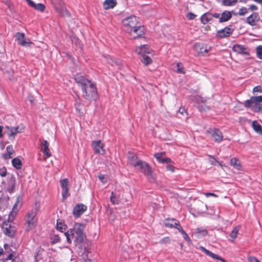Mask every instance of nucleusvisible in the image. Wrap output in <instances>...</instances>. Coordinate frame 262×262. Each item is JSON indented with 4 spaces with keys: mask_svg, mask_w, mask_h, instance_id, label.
<instances>
[{
    "mask_svg": "<svg viewBox=\"0 0 262 262\" xmlns=\"http://www.w3.org/2000/svg\"><path fill=\"white\" fill-rule=\"evenodd\" d=\"M124 30L128 33L133 39L141 37L144 34V28L141 26L135 15L126 17L122 20Z\"/></svg>",
    "mask_w": 262,
    "mask_h": 262,
    "instance_id": "f257e3e1",
    "label": "nucleus"
},
{
    "mask_svg": "<svg viewBox=\"0 0 262 262\" xmlns=\"http://www.w3.org/2000/svg\"><path fill=\"white\" fill-rule=\"evenodd\" d=\"M84 224L79 223H75L72 228L64 233L67 242L71 244L72 239H73L75 245L78 246L80 248L85 238V235L84 233Z\"/></svg>",
    "mask_w": 262,
    "mask_h": 262,
    "instance_id": "f03ea898",
    "label": "nucleus"
},
{
    "mask_svg": "<svg viewBox=\"0 0 262 262\" xmlns=\"http://www.w3.org/2000/svg\"><path fill=\"white\" fill-rule=\"evenodd\" d=\"M18 209L17 208V202L14 204L12 211L9 214L8 222H5L2 225L4 233L9 237H13L15 234L16 228L15 226H11L9 223L12 222L16 215Z\"/></svg>",
    "mask_w": 262,
    "mask_h": 262,
    "instance_id": "7ed1b4c3",
    "label": "nucleus"
},
{
    "mask_svg": "<svg viewBox=\"0 0 262 262\" xmlns=\"http://www.w3.org/2000/svg\"><path fill=\"white\" fill-rule=\"evenodd\" d=\"M82 97L88 100H96L98 94L94 84L91 82L81 89Z\"/></svg>",
    "mask_w": 262,
    "mask_h": 262,
    "instance_id": "20e7f679",
    "label": "nucleus"
},
{
    "mask_svg": "<svg viewBox=\"0 0 262 262\" xmlns=\"http://www.w3.org/2000/svg\"><path fill=\"white\" fill-rule=\"evenodd\" d=\"M37 210L35 208L32 209L27 213L25 219L26 231H30L36 227L37 223Z\"/></svg>",
    "mask_w": 262,
    "mask_h": 262,
    "instance_id": "39448f33",
    "label": "nucleus"
},
{
    "mask_svg": "<svg viewBox=\"0 0 262 262\" xmlns=\"http://www.w3.org/2000/svg\"><path fill=\"white\" fill-rule=\"evenodd\" d=\"M136 169L142 172L145 176L150 180H155V178L153 176L152 169L147 162L141 161Z\"/></svg>",
    "mask_w": 262,
    "mask_h": 262,
    "instance_id": "423d86ee",
    "label": "nucleus"
},
{
    "mask_svg": "<svg viewBox=\"0 0 262 262\" xmlns=\"http://www.w3.org/2000/svg\"><path fill=\"white\" fill-rule=\"evenodd\" d=\"M55 11L62 17L69 16L70 13L66 8L62 0H51Z\"/></svg>",
    "mask_w": 262,
    "mask_h": 262,
    "instance_id": "0eeeda50",
    "label": "nucleus"
},
{
    "mask_svg": "<svg viewBox=\"0 0 262 262\" xmlns=\"http://www.w3.org/2000/svg\"><path fill=\"white\" fill-rule=\"evenodd\" d=\"M210 49V46L202 43H197L194 46V50L199 54L203 56L207 55Z\"/></svg>",
    "mask_w": 262,
    "mask_h": 262,
    "instance_id": "6e6552de",
    "label": "nucleus"
},
{
    "mask_svg": "<svg viewBox=\"0 0 262 262\" xmlns=\"http://www.w3.org/2000/svg\"><path fill=\"white\" fill-rule=\"evenodd\" d=\"M207 133L211 136L216 142L220 143L223 140L222 133L217 128H212L207 130Z\"/></svg>",
    "mask_w": 262,
    "mask_h": 262,
    "instance_id": "1a4fd4ad",
    "label": "nucleus"
},
{
    "mask_svg": "<svg viewBox=\"0 0 262 262\" xmlns=\"http://www.w3.org/2000/svg\"><path fill=\"white\" fill-rule=\"evenodd\" d=\"M74 79L78 85L81 87V89L92 82L90 80L81 74H77L75 75Z\"/></svg>",
    "mask_w": 262,
    "mask_h": 262,
    "instance_id": "9d476101",
    "label": "nucleus"
},
{
    "mask_svg": "<svg viewBox=\"0 0 262 262\" xmlns=\"http://www.w3.org/2000/svg\"><path fill=\"white\" fill-rule=\"evenodd\" d=\"M142 160H140L137 156L133 153L129 152L127 154V164L134 168H136Z\"/></svg>",
    "mask_w": 262,
    "mask_h": 262,
    "instance_id": "9b49d317",
    "label": "nucleus"
},
{
    "mask_svg": "<svg viewBox=\"0 0 262 262\" xmlns=\"http://www.w3.org/2000/svg\"><path fill=\"white\" fill-rule=\"evenodd\" d=\"M15 37L18 43L22 46L29 47L30 45L33 44L29 39L25 38V34L23 33H17Z\"/></svg>",
    "mask_w": 262,
    "mask_h": 262,
    "instance_id": "f8f14e48",
    "label": "nucleus"
},
{
    "mask_svg": "<svg viewBox=\"0 0 262 262\" xmlns=\"http://www.w3.org/2000/svg\"><path fill=\"white\" fill-rule=\"evenodd\" d=\"M86 209V206L82 204H78L74 207L73 210V214L75 216L78 217L80 216Z\"/></svg>",
    "mask_w": 262,
    "mask_h": 262,
    "instance_id": "ddd939ff",
    "label": "nucleus"
},
{
    "mask_svg": "<svg viewBox=\"0 0 262 262\" xmlns=\"http://www.w3.org/2000/svg\"><path fill=\"white\" fill-rule=\"evenodd\" d=\"M61 187L62 188V195L63 199H66L69 195V181L68 179H62L60 181Z\"/></svg>",
    "mask_w": 262,
    "mask_h": 262,
    "instance_id": "4468645a",
    "label": "nucleus"
},
{
    "mask_svg": "<svg viewBox=\"0 0 262 262\" xmlns=\"http://www.w3.org/2000/svg\"><path fill=\"white\" fill-rule=\"evenodd\" d=\"M92 145L95 153H98L101 155L105 154V151L103 148V144L100 140L93 141Z\"/></svg>",
    "mask_w": 262,
    "mask_h": 262,
    "instance_id": "2eb2a0df",
    "label": "nucleus"
},
{
    "mask_svg": "<svg viewBox=\"0 0 262 262\" xmlns=\"http://www.w3.org/2000/svg\"><path fill=\"white\" fill-rule=\"evenodd\" d=\"M7 190L9 193L14 191L15 186L16 180L15 177L12 174H9L7 178Z\"/></svg>",
    "mask_w": 262,
    "mask_h": 262,
    "instance_id": "dca6fc26",
    "label": "nucleus"
},
{
    "mask_svg": "<svg viewBox=\"0 0 262 262\" xmlns=\"http://www.w3.org/2000/svg\"><path fill=\"white\" fill-rule=\"evenodd\" d=\"M260 102H262V96H252L250 99L245 101L244 106L247 108H249L254 103L259 104Z\"/></svg>",
    "mask_w": 262,
    "mask_h": 262,
    "instance_id": "f3484780",
    "label": "nucleus"
},
{
    "mask_svg": "<svg viewBox=\"0 0 262 262\" xmlns=\"http://www.w3.org/2000/svg\"><path fill=\"white\" fill-rule=\"evenodd\" d=\"M260 19V17L258 13L253 12L250 16L246 18V23L251 26H254L256 25V23Z\"/></svg>",
    "mask_w": 262,
    "mask_h": 262,
    "instance_id": "a211bd4d",
    "label": "nucleus"
},
{
    "mask_svg": "<svg viewBox=\"0 0 262 262\" xmlns=\"http://www.w3.org/2000/svg\"><path fill=\"white\" fill-rule=\"evenodd\" d=\"M233 30L229 27H226L225 28L220 30L217 32V36L219 38H224L228 37L232 33Z\"/></svg>",
    "mask_w": 262,
    "mask_h": 262,
    "instance_id": "6ab92c4d",
    "label": "nucleus"
},
{
    "mask_svg": "<svg viewBox=\"0 0 262 262\" xmlns=\"http://www.w3.org/2000/svg\"><path fill=\"white\" fill-rule=\"evenodd\" d=\"M136 53L139 55H141L142 56L146 55V54L150 53L151 50L149 48L147 45H141L137 47L135 50Z\"/></svg>",
    "mask_w": 262,
    "mask_h": 262,
    "instance_id": "aec40b11",
    "label": "nucleus"
},
{
    "mask_svg": "<svg viewBox=\"0 0 262 262\" xmlns=\"http://www.w3.org/2000/svg\"><path fill=\"white\" fill-rule=\"evenodd\" d=\"M6 128L10 129V133H8L9 136H14L17 134L23 132L24 129L23 125L11 127L7 126Z\"/></svg>",
    "mask_w": 262,
    "mask_h": 262,
    "instance_id": "412c9836",
    "label": "nucleus"
},
{
    "mask_svg": "<svg viewBox=\"0 0 262 262\" xmlns=\"http://www.w3.org/2000/svg\"><path fill=\"white\" fill-rule=\"evenodd\" d=\"M200 249L202 251L204 252L206 255H207L208 256H210V257H212V258H213L214 259L220 260L222 261L223 262H226L224 258H223L222 257L219 256L218 255L215 254L211 252V251H210L206 249L205 248H204L203 246H201L200 247Z\"/></svg>",
    "mask_w": 262,
    "mask_h": 262,
    "instance_id": "4be33fe9",
    "label": "nucleus"
},
{
    "mask_svg": "<svg viewBox=\"0 0 262 262\" xmlns=\"http://www.w3.org/2000/svg\"><path fill=\"white\" fill-rule=\"evenodd\" d=\"M28 4L31 7L34 8L35 10H38L40 12H43L45 10V6L40 3L35 4L32 0H26Z\"/></svg>",
    "mask_w": 262,
    "mask_h": 262,
    "instance_id": "5701e85b",
    "label": "nucleus"
},
{
    "mask_svg": "<svg viewBox=\"0 0 262 262\" xmlns=\"http://www.w3.org/2000/svg\"><path fill=\"white\" fill-rule=\"evenodd\" d=\"M232 50L234 52L239 54L244 55H248L249 54L247 49L243 45L236 44L233 47Z\"/></svg>",
    "mask_w": 262,
    "mask_h": 262,
    "instance_id": "b1692460",
    "label": "nucleus"
},
{
    "mask_svg": "<svg viewBox=\"0 0 262 262\" xmlns=\"http://www.w3.org/2000/svg\"><path fill=\"white\" fill-rule=\"evenodd\" d=\"M233 11H224L221 14V17L219 19L220 23H223L228 21L232 17Z\"/></svg>",
    "mask_w": 262,
    "mask_h": 262,
    "instance_id": "393cba45",
    "label": "nucleus"
},
{
    "mask_svg": "<svg viewBox=\"0 0 262 262\" xmlns=\"http://www.w3.org/2000/svg\"><path fill=\"white\" fill-rule=\"evenodd\" d=\"M41 151L43 155L47 157H50L51 156L49 148V144L46 140H42L41 143Z\"/></svg>",
    "mask_w": 262,
    "mask_h": 262,
    "instance_id": "a878e982",
    "label": "nucleus"
},
{
    "mask_svg": "<svg viewBox=\"0 0 262 262\" xmlns=\"http://www.w3.org/2000/svg\"><path fill=\"white\" fill-rule=\"evenodd\" d=\"M4 255H6L5 257V258L6 259V262H11V260L9 259H7V258H8L9 255L11 254L12 255V259L14 260V262L15 261V260L14 259V255H13V253L12 252V250L10 247V246L8 244H5L4 245Z\"/></svg>",
    "mask_w": 262,
    "mask_h": 262,
    "instance_id": "bb28decb",
    "label": "nucleus"
},
{
    "mask_svg": "<svg viewBox=\"0 0 262 262\" xmlns=\"http://www.w3.org/2000/svg\"><path fill=\"white\" fill-rule=\"evenodd\" d=\"M104 61L106 63L110 64L112 66H119V61L115 59H113L110 55L105 54L103 55Z\"/></svg>",
    "mask_w": 262,
    "mask_h": 262,
    "instance_id": "cd10ccee",
    "label": "nucleus"
},
{
    "mask_svg": "<svg viewBox=\"0 0 262 262\" xmlns=\"http://www.w3.org/2000/svg\"><path fill=\"white\" fill-rule=\"evenodd\" d=\"M193 234L198 237L204 236L207 235L208 231L203 227H199L196 228L193 232Z\"/></svg>",
    "mask_w": 262,
    "mask_h": 262,
    "instance_id": "c85d7f7f",
    "label": "nucleus"
},
{
    "mask_svg": "<svg viewBox=\"0 0 262 262\" xmlns=\"http://www.w3.org/2000/svg\"><path fill=\"white\" fill-rule=\"evenodd\" d=\"M117 5V2L116 0H105L103 4L104 9L108 10L112 9L115 7Z\"/></svg>",
    "mask_w": 262,
    "mask_h": 262,
    "instance_id": "c756f323",
    "label": "nucleus"
},
{
    "mask_svg": "<svg viewBox=\"0 0 262 262\" xmlns=\"http://www.w3.org/2000/svg\"><path fill=\"white\" fill-rule=\"evenodd\" d=\"M165 226L170 228H174V226L178 225V221L174 219H166L164 222Z\"/></svg>",
    "mask_w": 262,
    "mask_h": 262,
    "instance_id": "7c9ffc66",
    "label": "nucleus"
},
{
    "mask_svg": "<svg viewBox=\"0 0 262 262\" xmlns=\"http://www.w3.org/2000/svg\"><path fill=\"white\" fill-rule=\"evenodd\" d=\"M239 229V226H236L233 229L232 231L231 232L229 235V236L230 237V238L229 239L230 241L233 242L234 241V239L237 237V234Z\"/></svg>",
    "mask_w": 262,
    "mask_h": 262,
    "instance_id": "2f4dec72",
    "label": "nucleus"
},
{
    "mask_svg": "<svg viewBox=\"0 0 262 262\" xmlns=\"http://www.w3.org/2000/svg\"><path fill=\"white\" fill-rule=\"evenodd\" d=\"M237 2V0H221L219 3H220L222 5L224 6H234Z\"/></svg>",
    "mask_w": 262,
    "mask_h": 262,
    "instance_id": "473e14b6",
    "label": "nucleus"
},
{
    "mask_svg": "<svg viewBox=\"0 0 262 262\" xmlns=\"http://www.w3.org/2000/svg\"><path fill=\"white\" fill-rule=\"evenodd\" d=\"M252 127L256 133L262 135V127L256 121H253Z\"/></svg>",
    "mask_w": 262,
    "mask_h": 262,
    "instance_id": "72a5a7b5",
    "label": "nucleus"
},
{
    "mask_svg": "<svg viewBox=\"0 0 262 262\" xmlns=\"http://www.w3.org/2000/svg\"><path fill=\"white\" fill-rule=\"evenodd\" d=\"M7 154L4 156L5 159H8L12 157V155L14 152L13 147L12 145H9L6 148Z\"/></svg>",
    "mask_w": 262,
    "mask_h": 262,
    "instance_id": "f704fd0d",
    "label": "nucleus"
},
{
    "mask_svg": "<svg viewBox=\"0 0 262 262\" xmlns=\"http://www.w3.org/2000/svg\"><path fill=\"white\" fill-rule=\"evenodd\" d=\"M230 165L237 170L240 169L241 165L238 160L236 158H232L230 160Z\"/></svg>",
    "mask_w": 262,
    "mask_h": 262,
    "instance_id": "c9c22d12",
    "label": "nucleus"
},
{
    "mask_svg": "<svg viewBox=\"0 0 262 262\" xmlns=\"http://www.w3.org/2000/svg\"><path fill=\"white\" fill-rule=\"evenodd\" d=\"M12 165L15 167L16 168V169H20L21 168V161L17 158H14L12 160Z\"/></svg>",
    "mask_w": 262,
    "mask_h": 262,
    "instance_id": "e433bc0d",
    "label": "nucleus"
},
{
    "mask_svg": "<svg viewBox=\"0 0 262 262\" xmlns=\"http://www.w3.org/2000/svg\"><path fill=\"white\" fill-rule=\"evenodd\" d=\"M141 61L145 66H147L151 63L152 60L148 56L143 55L141 58Z\"/></svg>",
    "mask_w": 262,
    "mask_h": 262,
    "instance_id": "4c0bfd02",
    "label": "nucleus"
},
{
    "mask_svg": "<svg viewBox=\"0 0 262 262\" xmlns=\"http://www.w3.org/2000/svg\"><path fill=\"white\" fill-rule=\"evenodd\" d=\"M50 241L52 244L58 243L60 242V237L57 234H53L50 236Z\"/></svg>",
    "mask_w": 262,
    "mask_h": 262,
    "instance_id": "58836bf2",
    "label": "nucleus"
},
{
    "mask_svg": "<svg viewBox=\"0 0 262 262\" xmlns=\"http://www.w3.org/2000/svg\"><path fill=\"white\" fill-rule=\"evenodd\" d=\"M210 19L211 16L206 14H203L201 17V21L204 24L207 23Z\"/></svg>",
    "mask_w": 262,
    "mask_h": 262,
    "instance_id": "ea45409f",
    "label": "nucleus"
},
{
    "mask_svg": "<svg viewBox=\"0 0 262 262\" xmlns=\"http://www.w3.org/2000/svg\"><path fill=\"white\" fill-rule=\"evenodd\" d=\"M164 155H165V152H158V153H156L154 155V157L158 160L159 162L162 163L163 159V156Z\"/></svg>",
    "mask_w": 262,
    "mask_h": 262,
    "instance_id": "a19ab883",
    "label": "nucleus"
},
{
    "mask_svg": "<svg viewBox=\"0 0 262 262\" xmlns=\"http://www.w3.org/2000/svg\"><path fill=\"white\" fill-rule=\"evenodd\" d=\"M110 200L112 203L113 204H118V199L115 195L114 192H112Z\"/></svg>",
    "mask_w": 262,
    "mask_h": 262,
    "instance_id": "79ce46f5",
    "label": "nucleus"
},
{
    "mask_svg": "<svg viewBox=\"0 0 262 262\" xmlns=\"http://www.w3.org/2000/svg\"><path fill=\"white\" fill-rule=\"evenodd\" d=\"M256 55L259 59H262V46L256 48Z\"/></svg>",
    "mask_w": 262,
    "mask_h": 262,
    "instance_id": "37998d69",
    "label": "nucleus"
},
{
    "mask_svg": "<svg viewBox=\"0 0 262 262\" xmlns=\"http://www.w3.org/2000/svg\"><path fill=\"white\" fill-rule=\"evenodd\" d=\"M209 157L210 158L209 161L212 165H215V163H217L221 166H222L221 162L217 161L213 156L209 155Z\"/></svg>",
    "mask_w": 262,
    "mask_h": 262,
    "instance_id": "c03bdc74",
    "label": "nucleus"
},
{
    "mask_svg": "<svg viewBox=\"0 0 262 262\" xmlns=\"http://www.w3.org/2000/svg\"><path fill=\"white\" fill-rule=\"evenodd\" d=\"M252 107L253 111L255 112H258L260 111V104L258 103H254L251 106Z\"/></svg>",
    "mask_w": 262,
    "mask_h": 262,
    "instance_id": "a18cd8bd",
    "label": "nucleus"
},
{
    "mask_svg": "<svg viewBox=\"0 0 262 262\" xmlns=\"http://www.w3.org/2000/svg\"><path fill=\"white\" fill-rule=\"evenodd\" d=\"M248 12V9L246 7H242L239 9L238 14L240 16H243Z\"/></svg>",
    "mask_w": 262,
    "mask_h": 262,
    "instance_id": "49530a36",
    "label": "nucleus"
},
{
    "mask_svg": "<svg viewBox=\"0 0 262 262\" xmlns=\"http://www.w3.org/2000/svg\"><path fill=\"white\" fill-rule=\"evenodd\" d=\"M66 227H67V226L66 225H62L61 223H58L57 222V229L58 230H59L61 232H63V231L62 230L63 229H64V231L66 230V229H65Z\"/></svg>",
    "mask_w": 262,
    "mask_h": 262,
    "instance_id": "de8ad7c7",
    "label": "nucleus"
},
{
    "mask_svg": "<svg viewBox=\"0 0 262 262\" xmlns=\"http://www.w3.org/2000/svg\"><path fill=\"white\" fill-rule=\"evenodd\" d=\"M7 171L5 167L0 168V176L5 177L7 175Z\"/></svg>",
    "mask_w": 262,
    "mask_h": 262,
    "instance_id": "09e8293b",
    "label": "nucleus"
},
{
    "mask_svg": "<svg viewBox=\"0 0 262 262\" xmlns=\"http://www.w3.org/2000/svg\"><path fill=\"white\" fill-rule=\"evenodd\" d=\"M177 71L179 73H184V72L183 70V67L182 63H177Z\"/></svg>",
    "mask_w": 262,
    "mask_h": 262,
    "instance_id": "8fccbe9b",
    "label": "nucleus"
},
{
    "mask_svg": "<svg viewBox=\"0 0 262 262\" xmlns=\"http://www.w3.org/2000/svg\"><path fill=\"white\" fill-rule=\"evenodd\" d=\"M78 99L76 100V103L75 104V108L77 110L80 111V99L79 97L77 96Z\"/></svg>",
    "mask_w": 262,
    "mask_h": 262,
    "instance_id": "3c124183",
    "label": "nucleus"
},
{
    "mask_svg": "<svg viewBox=\"0 0 262 262\" xmlns=\"http://www.w3.org/2000/svg\"><path fill=\"white\" fill-rule=\"evenodd\" d=\"M253 93L255 92H262L261 86L260 85L254 87L253 89Z\"/></svg>",
    "mask_w": 262,
    "mask_h": 262,
    "instance_id": "603ef678",
    "label": "nucleus"
},
{
    "mask_svg": "<svg viewBox=\"0 0 262 262\" xmlns=\"http://www.w3.org/2000/svg\"><path fill=\"white\" fill-rule=\"evenodd\" d=\"M169 242H170V238L168 237H165L162 238L160 242V243L161 244L168 243Z\"/></svg>",
    "mask_w": 262,
    "mask_h": 262,
    "instance_id": "864d4df0",
    "label": "nucleus"
},
{
    "mask_svg": "<svg viewBox=\"0 0 262 262\" xmlns=\"http://www.w3.org/2000/svg\"><path fill=\"white\" fill-rule=\"evenodd\" d=\"M98 178L99 179V180L103 183H106V179L105 178V176L103 174H100L99 176H98Z\"/></svg>",
    "mask_w": 262,
    "mask_h": 262,
    "instance_id": "5fc2aeb1",
    "label": "nucleus"
},
{
    "mask_svg": "<svg viewBox=\"0 0 262 262\" xmlns=\"http://www.w3.org/2000/svg\"><path fill=\"white\" fill-rule=\"evenodd\" d=\"M195 100L197 103L202 102L204 103L205 101L202 97L200 96H196L195 97Z\"/></svg>",
    "mask_w": 262,
    "mask_h": 262,
    "instance_id": "6e6d98bb",
    "label": "nucleus"
},
{
    "mask_svg": "<svg viewBox=\"0 0 262 262\" xmlns=\"http://www.w3.org/2000/svg\"><path fill=\"white\" fill-rule=\"evenodd\" d=\"M182 234L183 235V238L185 240H186L187 241H190V238L189 237L188 235L185 231H183L182 233Z\"/></svg>",
    "mask_w": 262,
    "mask_h": 262,
    "instance_id": "4d7b16f0",
    "label": "nucleus"
},
{
    "mask_svg": "<svg viewBox=\"0 0 262 262\" xmlns=\"http://www.w3.org/2000/svg\"><path fill=\"white\" fill-rule=\"evenodd\" d=\"M175 228L177 229L181 233L183 231H184L182 227L181 226V225L179 223V222L178 221V225L174 226Z\"/></svg>",
    "mask_w": 262,
    "mask_h": 262,
    "instance_id": "13d9d810",
    "label": "nucleus"
},
{
    "mask_svg": "<svg viewBox=\"0 0 262 262\" xmlns=\"http://www.w3.org/2000/svg\"><path fill=\"white\" fill-rule=\"evenodd\" d=\"M248 261L249 262H259L258 259L252 256L249 257L248 258Z\"/></svg>",
    "mask_w": 262,
    "mask_h": 262,
    "instance_id": "bf43d9fd",
    "label": "nucleus"
},
{
    "mask_svg": "<svg viewBox=\"0 0 262 262\" xmlns=\"http://www.w3.org/2000/svg\"><path fill=\"white\" fill-rule=\"evenodd\" d=\"M187 17L190 20L193 19L195 17V15L191 12H189L187 15Z\"/></svg>",
    "mask_w": 262,
    "mask_h": 262,
    "instance_id": "052dcab7",
    "label": "nucleus"
},
{
    "mask_svg": "<svg viewBox=\"0 0 262 262\" xmlns=\"http://www.w3.org/2000/svg\"><path fill=\"white\" fill-rule=\"evenodd\" d=\"M166 169L168 170L173 172L174 170V167L171 165H168L166 166Z\"/></svg>",
    "mask_w": 262,
    "mask_h": 262,
    "instance_id": "680f3d73",
    "label": "nucleus"
},
{
    "mask_svg": "<svg viewBox=\"0 0 262 262\" xmlns=\"http://www.w3.org/2000/svg\"><path fill=\"white\" fill-rule=\"evenodd\" d=\"M249 9L251 11H253L257 10L258 9V8L256 6H255L254 5H252L250 6Z\"/></svg>",
    "mask_w": 262,
    "mask_h": 262,
    "instance_id": "e2e57ef3",
    "label": "nucleus"
},
{
    "mask_svg": "<svg viewBox=\"0 0 262 262\" xmlns=\"http://www.w3.org/2000/svg\"><path fill=\"white\" fill-rule=\"evenodd\" d=\"M171 162L170 159L168 158H163L162 163H169Z\"/></svg>",
    "mask_w": 262,
    "mask_h": 262,
    "instance_id": "0e129e2a",
    "label": "nucleus"
},
{
    "mask_svg": "<svg viewBox=\"0 0 262 262\" xmlns=\"http://www.w3.org/2000/svg\"><path fill=\"white\" fill-rule=\"evenodd\" d=\"M3 2H4L7 5H8V8L10 9H11V5H10V1L9 0H3Z\"/></svg>",
    "mask_w": 262,
    "mask_h": 262,
    "instance_id": "69168bd1",
    "label": "nucleus"
},
{
    "mask_svg": "<svg viewBox=\"0 0 262 262\" xmlns=\"http://www.w3.org/2000/svg\"><path fill=\"white\" fill-rule=\"evenodd\" d=\"M213 17H215V18H219L220 19V17H221V14H219V13H214L213 15Z\"/></svg>",
    "mask_w": 262,
    "mask_h": 262,
    "instance_id": "338daca9",
    "label": "nucleus"
},
{
    "mask_svg": "<svg viewBox=\"0 0 262 262\" xmlns=\"http://www.w3.org/2000/svg\"><path fill=\"white\" fill-rule=\"evenodd\" d=\"M205 195H206V196L207 197H208V196H215V194L212 193H209V192H208V193H206L205 194Z\"/></svg>",
    "mask_w": 262,
    "mask_h": 262,
    "instance_id": "774afa93",
    "label": "nucleus"
}]
</instances>
